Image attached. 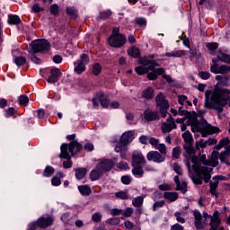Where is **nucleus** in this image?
Instances as JSON below:
<instances>
[{
  "instance_id": "obj_39",
  "label": "nucleus",
  "mask_w": 230,
  "mask_h": 230,
  "mask_svg": "<svg viewBox=\"0 0 230 230\" xmlns=\"http://www.w3.org/2000/svg\"><path fill=\"white\" fill-rule=\"evenodd\" d=\"M155 150H158L159 154L162 155H166V154L168 152L166 149V145H164V144H158Z\"/></svg>"
},
{
  "instance_id": "obj_20",
  "label": "nucleus",
  "mask_w": 230,
  "mask_h": 230,
  "mask_svg": "<svg viewBox=\"0 0 230 230\" xmlns=\"http://www.w3.org/2000/svg\"><path fill=\"white\" fill-rule=\"evenodd\" d=\"M220 217H218V211H215L213 217H211V221L209 226L210 229L217 230L221 224Z\"/></svg>"
},
{
  "instance_id": "obj_31",
  "label": "nucleus",
  "mask_w": 230,
  "mask_h": 230,
  "mask_svg": "<svg viewBox=\"0 0 230 230\" xmlns=\"http://www.w3.org/2000/svg\"><path fill=\"white\" fill-rule=\"evenodd\" d=\"M8 24H21V18L17 15L10 14L8 15Z\"/></svg>"
},
{
  "instance_id": "obj_63",
  "label": "nucleus",
  "mask_w": 230,
  "mask_h": 230,
  "mask_svg": "<svg viewBox=\"0 0 230 230\" xmlns=\"http://www.w3.org/2000/svg\"><path fill=\"white\" fill-rule=\"evenodd\" d=\"M124 226L126 227V229L132 230L134 229V223H132L129 220H127L124 222Z\"/></svg>"
},
{
  "instance_id": "obj_52",
  "label": "nucleus",
  "mask_w": 230,
  "mask_h": 230,
  "mask_svg": "<svg viewBox=\"0 0 230 230\" xmlns=\"http://www.w3.org/2000/svg\"><path fill=\"white\" fill-rule=\"evenodd\" d=\"M66 13L73 19H75L76 17V11L73 7H67Z\"/></svg>"
},
{
  "instance_id": "obj_2",
  "label": "nucleus",
  "mask_w": 230,
  "mask_h": 230,
  "mask_svg": "<svg viewBox=\"0 0 230 230\" xmlns=\"http://www.w3.org/2000/svg\"><path fill=\"white\" fill-rule=\"evenodd\" d=\"M191 163L192 170L195 172L197 177H193L192 181L194 184H202V181L208 183L211 181V172L213 168L218 166V159L210 157L209 160H206V155H202L200 160L197 156H193L190 160L187 159L185 161V165L191 172ZM208 166H212L213 168H208Z\"/></svg>"
},
{
  "instance_id": "obj_12",
  "label": "nucleus",
  "mask_w": 230,
  "mask_h": 230,
  "mask_svg": "<svg viewBox=\"0 0 230 230\" xmlns=\"http://www.w3.org/2000/svg\"><path fill=\"white\" fill-rule=\"evenodd\" d=\"M175 128H177V124H175V119H172V115L166 119V121L161 124V130L164 134H168L175 130Z\"/></svg>"
},
{
  "instance_id": "obj_40",
  "label": "nucleus",
  "mask_w": 230,
  "mask_h": 230,
  "mask_svg": "<svg viewBox=\"0 0 230 230\" xmlns=\"http://www.w3.org/2000/svg\"><path fill=\"white\" fill-rule=\"evenodd\" d=\"M132 215H134V208H127L126 209L122 210V217L125 218H129V217Z\"/></svg>"
},
{
  "instance_id": "obj_21",
  "label": "nucleus",
  "mask_w": 230,
  "mask_h": 230,
  "mask_svg": "<svg viewBox=\"0 0 230 230\" xmlns=\"http://www.w3.org/2000/svg\"><path fill=\"white\" fill-rule=\"evenodd\" d=\"M102 176H103V172L101 168H98V165H96L95 169H93L90 172L91 181H98V179H100Z\"/></svg>"
},
{
  "instance_id": "obj_59",
  "label": "nucleus",
  "mask_w": 230,
  "mask_h": 230,
  "mask_svg": "<svg viewBox=\"0 0 230 230\" xmlns=\"http://www.w3.org/2000/svg\"><path fill=\"white\" fill-rule=\"evenodd\" d=\"M149 143L152 145V146L157 148V146H159V139L155 137H151L149 138Z\"/></svg>"
},
{
  "instance_id": "obj_14",
  "label": "nucleus",
  "mask_w": 230,
  "mask_h": 230,
  "mask_svg": "<svg viewBox=\"0 0 230 230\" xmlns=\"http://www.w3.org/2000/svg\"><path fill=\"white\" fill-rule=\"evenodd\" d=\"M147 161H153V163H164L166 161V155H161L158 151H150L146 154Z\"/></svg>"
},
{
  "instance_id": "obj_45",
  "label": "nucleus",
  "mask_w": 230,
  "mask_h": 230,
  "mask_svg": "<svg viewBox=\"0 0 230 230\" xmlns=\"http://www.w3.org/2000/svg\"><path fill=\"white\" fill-rule=\"evenodd\" d=\"M14 63L16 64V66H24V64H26V58L16 57L14 58Z\"/></svg>"
},
{
  "instance_id": "obj_43",
  "label": "nucleus",
  "mask_w": 230,
  "mask_h": 230,
  "mask_svg": "<svg viewBox=\"0 0 230 230\" xmlns=\"http://www.w3.org/2000/svg\"><path fill=\"white\" fill-rule=\"evenodd\" d=\"M165 204L166 202L164 200L155 201V204L153 205V211H157V209L164 208Z\"/></svg>"
},
{
  "instance_id": "obj_8",
  "label": "nucleus",
  "mask_w": 230,
  "mask_h": 230,
  "mask_svg": "<svg viewBox=\"0 0 230 230\" xmlns=\"http://www.w3.org/2000/svg\"><path fill=\"white\" fill-rule=\"evenodd\" d=\"M155 102L162 118H166V116H168V110L170 109V104L168 103V100H166V97H164V94H163V93L156 94Z\"/></svg>"
},
{
  "instance_id": "obj_37",
  "label": "nucleus",
  "mask_w": 230,
  "mask_h": 230,
  "mask_svg": "<svg viewBox=\"0 0 230 230\" xmlns=\"http://www.w3.org/2000/svg\"><path fill=\"white\" fill-rule=\"evenodd\" d=\"M174 217L180 224H185L186 219H184V212H175Z\"/></svg>"
},
{
  "instance_id": "obj_17",
  "label": "nucleus",
  "mask_w": 230,
  "mask_h": 230,
  "mask_svg": "<svg viewBox=\"0 0 230 230\" xmlns=\"http://www.w3.org/2000/svg\"><path fill=\"white\" fill-rule=\"evenodd\" d=\"M61 75H62V72H60V69L52 68L50 70V75L47 79V82L49 84H57V82H58V78H60Z\"/></svg>"
},
{
  "instance_id": "obj_19",
  "label": "nucleus",
  "mask_w": 230,
  "mask_h": 230,
  "mask_svg": "<svg viewBox=\"0 0 230 230\" xmlns=\"http://www.w3.org/2000/svg\"><path fill=\"white\" fill-rule=\"evenodd\" d=\"M211 145H217V139L209 138L208 140L204 141V139H200L196 142V148L200 150V148H206V146H211Z\"/></svg>"
},
{
  "instance_id": "obj_58",
  "label": "nucleus",
  "mask_w": 230,
  "mask_h": 230,
  "mask_svg": "<svg viewBox=\"0 0 230 230\" xmlns=\"http://www.w3.org/2000/svg\"><path fill=\"white\" fill-rule=\"evenodd\" d=\"M28 102H30V99L28 98V96H26V95H21V96L19 97V103H20L21 105H24V104L28 103Z\"/></svg>"
},
{
  "instance_id": "obj_41",
  "label": "nucleus",
  "mask_w": 230,
  "mask_h": 230,
  "mask_svg": "<svg viewBox=\"0 0 230 230\" xmlns=\"http://www.w3.org/2000/svg\"><path fill=\"white\" fill-rule=\"evenodd\" d=\"M92 73L93 75H94V76H98V75L102 73V66L98 63L94 64L93 66Z\"/></svg>"
},
{
  "instance_id": "obj_24",
  "label": "nucleus",
  "mask_w": 230,
  "mask_h": 230,
  "mask_svg": "<svg viewBox=\"0 0 230 230\" xmlns=\"http://www.w3.org/2000/svg\"><path fill=\"white\" fill-rule=\"evenodd\" d=\"M78 190L80 191L81 195H84V197H89L93 191L91 190V187L89 185H79Z\"/></svg>"
},
{
  "instance_id": "obj_11",
  "label": "nucleus",
  "mask_w": 230,
  "mask_h": 230,
  "mask_svg": "<svg viewBox=\"0 0 230 230\" xmlns=\"http://www.w3.org/2000/svg\"><path fill=\"white\" fill-rule=\"evenodd\" d=\"M212 62L213 65L210 66L211 73H214L215 75H227V73H230V66L222 65L218 66L217 59H212Z\"/></svg>"
},
{
  "instance_id": "obj_33",
  "label": "nucleus",
  "mask_w": 230,
  "mask_h": 230,
  "mask_svg": "<svg viewBox=\"0 0 230 230\" xmlns=\"http://www.w3.org/2000/svg\"><path fill=\"white\" fill-rule=\"evenodd\" d=\"M182 138L184 139L185 143H188V145H191L193 143V136H191L190 131H185L182 134Z\"/></svg>"
},
{
  "instance_id": "obj_7",
  "label": "nucleus",
  "mask_w": 230,
  "mask_h": 230,
  "mask_svg": "<svg viewBox=\"0 0 230 230\" xmlns=\"http://www.w3.org/2000/svg\"><path fill=\"white\" fill-rule=\"evenodd\" d=\"M32 53H48L51 50V44L47 40H35L30 44Z\"/></svg>"
},
{
  "instance_id": "obj_42",
  "label": "nucleus",
  "mask_w": 230,
  "mask_h": 230,
  "mask_svg": "<svg viewBox=\"0 0 230 230\" xmlns=\"http://www.w3.org/2000/svg\"><path fill=\"white\" fill-rule=\"evenodd\" d=\"M37 52H32L31 50H29V55L31 57V60H32V62H34V64H42V60H40V58H37V56H35Z\"/></svg>"
},
{
  "instance_id": "obj_50",
  "label": "nucleus",
  "mask_w": 230,
  "mask_h": 230,
  "mask_svg": "<svg viewBox=\"0 0 230 230\" xmlns=\"http://www.w3.org/2000/svg\"><path fill=\"white\" fill-rule=\"evenodd\" d=\"M34 116H36V118H39V119H41V118H44V116H46V111H44V110H37L33 112Z\"/></svg>"
},
{
  "instance_id": "obj_16",
  "label": "nucleus",
  "mask_w": 230,
  "mask_h": 230,
  "mask_svg": "<svg viewBox=\"0 0 230 230\" xmlns=\"http://www.w3.org/2000/svg\"><path fill=\"white\" fill-rule=\"evenodd\" d=\"M144 119H146V121H158V119H160L159 112L146 109L144 111Z\"/></svg>"
},
{
  "instance_id": "obj_60",
  "label": "nucleus",
  "mask_w": 230,
  "mask_h": 230,
  "mask_svg": "<svg viewBox=\"0 0 230 230\" xmlns=\"http://www.w3.org/2000/svg\"><path fill=\"white\" fill-rule=\"evenodd\" d=\"M118 168H119V170H128V164L127 162H120L118 164Z\"/></svg>"
},
{
  "instance_id": "obj_57",
  "label": "nucleus",
  "mask_w": 230,
  "mask_h": 230,
  "mask_svg": "<svg viewBox=\"0 0 230 230\" xmlns=\"http://www.w3.org/2000/svg\"><path fill=\"white\" fill-rule=\"evenodd\" d=\"M112 15V12L111 10H107L101 13L102 19H109Z\"/></svg>"
},
{
  "instance_id": "obj_46",
  "label": "nucleus",
  "mask_w": 230,
  "mask_h": 230,
  "mask_svg": "<svg viewBox=\"0 0 230 230\" xmlns=\"http://www.w3.org/2000/svg\"><path fill=\"white\" fill-rule=\"evenodd\" d=\"M176 190L181 191V193H186V191H188V185L186 184V182L180 183L179 185H177Z\"/></svg>"
},
{
  "instance_id": "obj_22",
  "label": "nucleus",
  "mask_w": 230,
  "mask_h": 230,
  "mask_svg": "<svg viewBox=\"0 0 230 230\" xmlns=\"http://www.w3.org/2000/svg\"><path fill=\"white\" fill-rule=\"evenodd\" d=\"M196 58L197 62H200L202 60V54L198 49H190V59L193 60Z\"/></svg>"
},
{
  "instance_id": "obj_32",
  "label": "nucleus",
  "mask_w": 230,
  "mask_h": 230,
  "mask_svg": "<svg viewBox=\"0 0 230 230\" xmlns=\"http://www.w3.org/2000/svg\"><path fill=\"white\" fill-rule=\"evenodd\" d=\"M135 71L139 75H146V73H148V68H146V65H145V62H143V66L136 67Z\"/></svg>"
},
{
  "instance_id": "obj_51",
  "label": "nucleus",
  "mask_w": 230,
  "mask_h": 230,
  "mask_svg": "<svg viewBox=\"0 0 230 230\" xmlns=\"http://www.w3.org/2000/svg\"><path fill=\"white\" fill-rule=\"evenodd\" d=\"M172 168L175 173H177V175H182V167H181L179 164H173Z\"/></svg>"
},
{
  "instance_id": "obj_56",
  "label": "nucleus",
  "mask_w": 230,
  "mask_h": 230,
  "mask_svg": "<svg viewBox=\"0 0 230 230\" xmlns=\"http://www.w3.org/2000/svg\"><path fill=\"white\" fill-rule=\"evenodd\" d=\"M52 186H60L62 184V181H60V178L54 176L51 180Z\"/></svg>"
},
{
  "instance_id": "obj_4",
  "label": "nucleus",
  "mask_w": 230,
  "mask_h": 230,
  "mask_svg": "<svg viewBox=\"0 0 230 230\" xmlns=\"http://www.w3.org/2000/svg\"><path fill=\"white\" fill-rule=\"evenodd\" d=\"M83 146L78 141L70 142L69 145L62 144L61 146V159H66L63 162V167L67 169L73 166V162L71 161V156L75 154H78L82 150Z\"/></svg>"
},
{
  "instance_id": "obj_38",
  "label": "nucleus",
  "mask_w": 230,
  "mask_h": 230,
  "mask_svg": "<svg viewBox=\"0 0 230 230\" xmlns=\"http://www.w3.org/2000/svg\"><path fill=\"white\" fill-rule=\"evenodd\" d=\"M144 64L146 66L147 72L148 71H155V66H157L154 61L146 60L144 61Z\"/></svg>"
},
{
  "instance_id": "obj_49",
  "label": "nucleus",
  "mask_w": 230,
  "mask_h": 230,
  "mask_svg": "<svg viewBox=\"0 0 230 230\" xmlns=\"http://www.w3.org/2000/svg\"><path fill=\"white\" fill-rule=\"evenodd\" d=\"M199 76L201 77L202 80H209L211 78V74L209 72H199Z\"/></svg>"
},
{
  "instance_id": "obj_64",
  "label": "nucleus",
  "mask_w": 230,
  "mask_h": 230,
  "mask_svg": "<svg viewBox=\"0 0 230 230\" xmlns=\"http://www.w3.org/2000/svg\"><path fill=\"white\" fill-rule=\"evenodd\" d=\"M148 80H157V75L155 74V70H153L151 73L147 75Z\"/></svg>"
},
{
  "instance_id": "obj_9",
  "label": "nucleus",
  "mask_w": 230,
  "mask_h": 230,
  "mask_svg": "<svg viewBox=\"0 0 230 230\" xmlns=\"http://www.w3.org/2000/svg\"><path fill=\"white\" fill-rule=\"evenodd\" d=\"M89 64V56L87 54H82L80 58L74 63V71L76 75H82L85 71V66Z\"/></svg>"
},
{
  "instance_id": "obj_13",
  "label": "nucleus",
  "mask_w": 230,
  "mask_h": 230,
  "mask_svg": "<svg viewBox=\"0 0 230 230\" xmlns=\"http://www.w3.org/2000/svg\"><path fill=\"white\" fill-rule=\"evenodd\" d=\"M118 163V159H106L97 164L98 168L101 169L102 173H107V172H111L112 170V166Z\"/></svg>"
},
{
  "instance_id": "obj_23",
  "label": "nucleus",
  "mask_w": 230,
  "mask_h": 230,
  "mask_svg": "<svg viewBox=\"0 0 230 230\" xmlns=\"http://www.w3.org/2000/svg\"><path fill=\"white\" fill-rule=\"evenodd\" d=\"M142 98H145L146 100H153L154 98V88L147 87L146 90L142 92Z\"/></svg>"
},
{
  "instance_id": "obj_28",
  "label": "nucleus",
  "mask_w": 230,
  "mask_h": 230,
  "mask_svg": "<svg viewBox=\"0 0 230 230\" xmlns=\"http://www.w3.org/2000/svg\"><path fill=\"white\" fill-rule=\"evenodd\" d=\"M145 202V196H137L132 200V205L134 208H141Z\"/></svg>"
},
{
  "instance_id": "obj_5",
  "label": "nucleus",
  "mask_w": 230,
  "mask_h": 230,
  "mask_svg": "<svg viewBox=\"0 0 230 230\" xmlns=\"http://www.w3.org/2000/svg\"><path fill=\"white\" fill-rule=\"evenodd\" d=\"M145 164H146V159L140 151H134L132 154V173L136 177H143L145 175Z\"/></svg>"
},
{
  "instance_id": "obj_47",
  "label": "nucleus",
  "mask_w": 230,
  "mask_h": 230,
  "mask_svg": "<svg viewBox=\"0 0 230 230\" xmlns=\"http://www.w3.org/2000/svg\"><path fill=\"white\" fill-rule=\"evenodd\" d=\"M126 119L129 125H136V122H134V113H127Z\"/></svg>"
},
{
  "instance_id": "obj_3",
  "label": "nucleus",
  "mask_w": 230,
  "mask_h": 230,
  "mask_svg": "<svg viewBox=\"0 0 230 230\" xmlns=\"http://www.w3.org/2000/svg\"><path fill=\"white\" fill-rule=\"evenodd\" d=\"M190 126L191 127V132H200L202 137H208V136L218 134V132H220V128H218V127L212 126L208 123V120L202 119L199 121V119H197V113L195 112L189 116L186 124H181V130L184 132L187 127Z\"/></svg>"
},
{
  "instance_id": "obj_29",
  "label": "nucleus",
  "mask_w": 230,
  "mask_h": 230,
  "mask_svg": "<svg viewBox=\"0 0 230 230\" xmlns=\"http://www.w3.org/2000/svg\"><path fill=\"white\" fill-rule=\"evenodd\" d=\"M86 174L87 170L85 168H78L75 170V177L78 181H82Z\"/></svg>"
},
{
  "instance_id": "obj_54",
  "label": "nucleus",
  "mask_w": 230,
  "mask_h": 230,
  "mask_svg": "<svg viewBox=\"0 0 230 230\" xmlns=\"http://www.w3.org/2000/svg\"><path fill=\"white\" fill-rule=\"evenodd\" d=\"M92 220H93V222H102V213L100 212H96L92 216Z\"/></svg>"
},
{
  "instance_id": "obj_62",
  "label": "nucleus",
  "mask_w": 230,
  "mask_h": 230,
  "mask_svg": "<svg viewBox=\"0 0 230 230\" xmlns=\"http://www.w3.org/2000/svg\"><path fill=\"white\" fill-rule=\"evenodd\" d=\"M50 13L52 15H58V5L53 4L50 6Z\"/></svg>"
},
{
  "instance_id": "obj_10",
  "label": "nucleus",
  "mask_w": 230,
  "mask_h": 230,
  "mask_svg": "<svg viewBox=\"0 0 230 230\" xmlns=\"http://www.w3.org/2000/svg\"><path fill=\"white\" fill-rule=\"evenodd\" d=\"M126 43H127V36L123 34L111 35L108 39V44H110L111 48H121L125 46Z\"/></svg>"
},
{
  "instance_id": "obj_34",
  "label": "nucleus",
  "mask_w": 230,
  "mask_h": 230,
  "mask_svg": "<svg viewBox=\"0 0 230 230\" xmlns=\"http://www.w3.org/2000/svg\"><path fill=\"white\" fill-rule=\"evenodd\" d=\"M128 56L133 57V58H139V49L136 47L131 48L130 50H128Z\"/></svg>"
},
{
  "instance_id": "obj_55",
  "label": "nucleus",
  "mask_w": 230,
  "mask_h": 230,
  "mask_svg": "<svg viewBox=\"0 0 230 230\" xmlns=\"http://www.w3.org/2000/svg\"><path fill=\"white\" fill-rule=\"evenodd\" d=\"M206 46L209 51H216V49H218V43H207Z\"/></svg>"
},
{
  "instance_id": "obj_48",
  "label": "nucleus",
  "mask_w": 230,
  "mask_h": 230,
  "mask_svg": "<svg viewBox=\"0 0 230 230\" xmlns=\"http://www.w3.org/2000/svg\"><path fill=\"white\" fill-rule=\"evenodd\" d=\"M172 157L174 159H179V157H181V147L177 146L172 149Z\"/></svg>"
},
{
  "instance_id": "obj_36",
  "label": "nucleus",
  "mask_w": 230,
  "mask_h": 230,
  "mask_svg": "<svg viewBox=\"0 0 230 230\" xmlns=\"http://www.w3.org/2000/svg\"><path fill=\"white\" fill-rule=\"evenodd\" d=\"M53 173H55V168H53L50 165H48L43 172V175L44 177H51V175H53Z\"/></svg>"
},
{
  "instance_id": "obj_61",
  "label": "nucleus",
  "mask_w": 230,
  "mask_h": 230,
  "mask_svg": "<svg viewBox=\"0 0 230 230\" xmlns=\"http://www.w3.org/2000/svg\"><path fill=\"white\" fill-rule=\"evenodd\" d=\"M188 100V96L186 95H178V102L180 105H184V102Z\"/></svg>"
},
{
  "instance_id": "obj_1",
  "label": "nucleus",
  "mask_w": 230,
  "mask_h": 230,
  "mask_svg": "<svg viewBox=\"0 0 230 230\" xmlns=\"http://www.w3.org/2000/svg\"><path fill=\"white\" fill-rule=\"evenodd\" d=\"M217 84L212 90L205 92L206 109H213L217 114L224 112V107H230V91L227 88L230 85V75H216Z\"/></svg>"
},
{
  "instance_id": "obj_15",
  "label": "nucleus",
  "mask_w": 230,
  "mask_h": 230,
  "mask_svg": "<svg viewBox=\"0 0 230 230\" xmlns=\"http://www.w3.org/2000/svg\"><path fill=\"white\" fill-rule=\"evenodd\" d=\"M193 217L195 218L194 226L196 229L202 230L206 227V219L202 218V214L198 209L193 211Z\"/></svg>"
},
{
  "instance_id": "obj_25",
  "label": "nucleus",
  "mask_w": 230,
  "mask_h": 230,
  "mask_svg": "<svg viewBox=\"0 0 230 230\" xmlns=\"http://www.w3.org/2000/svg\"><path fill=\"white\" fill-rule=\"evenodd\" d=\"M186 56V50H172V52H166L164 57L181 58Z\"/></svg>"
},
{
  "instance_id": "obj_35",
  "label": "nucleus",
  "mask_w": 230,
  "mask_h": 230,
  "mask_svg": "<svg viewBox=\"0 0 230 230\" xmlns=\"http://www.w3.org/2000/svg\"><path fill=\"white\" fill-rule=\"evenodd\" d=\"M99 102H100L102 107H103L104 109H107V107H109V105L111 104V101H109V99H107L103 95H101L99 97Z\"/></svg>"
},
{
  "instance_id": "obj_26",
  "label": "nucleus",
  "mask_w": 230,
  "mask_h": 230,
  "mask_svg": "<svg viewBox=\"0 0 230 230\" xmlns=\"http://www.w3.org/2000/svg\"><path fill=\"white\" fill-rule=\"evenodd\" d=\"M164 198L166 199L169 202H175L179 199V194L177 192H164Z\"/></svg>"
},
{
  "instance_id": "obj_27",
  "label": "nucleus",
  "mask_w": 230,
  "mask_h": 230,
  "mask_svg": "<svg viewBox=\"0 0 230 230\" xmlns=\"http://www.w3.org/2000/svg\"><path fill=\"white\" fill-rule=\"evenodd\" d=\"M217 60H220V62H224L225 64H230V56L223 53V52H218L217 55Z\"/></svg>"
},
{
  "instance_id": "obj_44",
  "label": "nucleus",
  "mask_w": 230,
  "mask_h": 230,
  "mask_svg": "<svg viewBox=\"0 0 230 230\" xmlns=\"http://www.w3.org/2000/svg\"><path fill=\"white\" fill-rule=\"evenodd\" d=\"M117 199H121V200H127L128 199V194L123 190L115 193Z\"/></svg>"
},
{
  "instance_id": "obj_30",
  "label": "nucleus",
  "mask_w": 230,
  "mask_h": 230,
  "mask_svg": "<svg viewBox=\"0 0 230 230\" xmlns=\"http://www.w3.org/2000/svg\"><path fill=\"white\" fill-rule=\"evenodd\" d=\"M229 155H230L227 152H223L219 155L221 163H224L225 164H226V166H230Z\"/></svg>"
},
{
  "instance_id": "obj_18",
  "label": "nucleus",
  "mask_w": 230,
  "mask_h": 230,
  "mask_svg": "<svg viewBox=\"0 0 230 230\" xmlns=\"http://www.w3.org/2000/svg\"><path fill=\"white\" fill-rule=\"evenodd\" d=\"M53 217H40L37 220V226L39 227H42V228H46V227H49V226H53Z\"/></svg>"
},
{
  "instance_id": "obj_53",
  "label": "nucleus",
  "mask_w": 230,
  "mask_h": 230,
  "mask_svg": "<svg viewBox=\"0 0 230 230\" xmlns=\"http://www.w3.org/2000/svg\"><path fill=\"white\" fill-rule=\"evenodd\" d=\"M110 213L112 217H118L119 215H122L123 209L112 208L111 210H110Z\"/></svg>"
},
{
  "instance_id": "obj_6",
  "label": "nucleus",
  "mask_w": 230,
  "mask_h": 230,
  "mask_svg": "<svg viewBox=\"0 0 230 230\" xmlns=\"http://www.w3.org/2000/svg\"><path fill=\"white\" fill-rule=\"evenodd\" d=\"M132 141H134V131H126L122 134L119 143L115 146V152L120 154V157L122 159H125L127 157V152L128 151V147H127V145L132 143Z\"/></svg>"
}]
</instances>
